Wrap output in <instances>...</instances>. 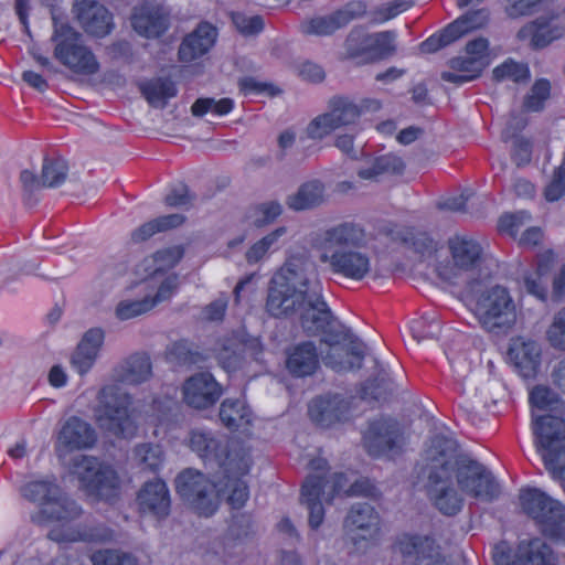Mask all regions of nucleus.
Segmentation results:
<instances>
[{
	"label": "nucleus",
	"mask_w": 565,
	"mask_h": 565,
	"mask_svg": "<svg viewBox=\"0 0 565 565\" xmlns=\"http://www.w3.org/2000/svg\"><path fill=\"white\" fill-rule=\"evenodd\" d=\"M105 331L102 328H90L82 335L71 354L70 363L77 374H87L96 363L104 345Z\"/></svg>",
	"instance_id": "obj_22"
},
{
	"label": "nucleus",
	"mask_w": 565,
	"mask_h": 565,
	"mask_svg": "<svg viewBox=\"0 0 565 565\" xmlns=\"http://www.w3.org/2000/svg\"><path fill=\"white\" fill-rule=\"evenodd\" d=\"M381 519L367 503H355L344 519L343 527L348 540L358 548H366L380 535Z\"/></svg>",
	"instance_id": "obj_17"
},
{
	"label": "nucleus",
	"mask_w": 565,
	"mask_h": 565,
	"mask_svg": "<svg viewBox=\"0 0 565 565\" xmlns=\"http://www.w3.org/2000/svg\"><path fill=\"white\" fill-rule=\"evenodd\" d=\"M565 34V23L558 17H541L524 25L518 36L521 40H529L534 47H544L552 41Z\"/></svg>",
	"instance_id": "obj_26"
},
{
	"label": "nucleus",
	"mask_w": 565,
	"mask_h": 565,
	"mask_svg": "<svg viewBox=\"0 0 565 565\" xmlns=\"http://www.w3.org/2000/svg\"><path fill=\"white\" fill-rule=\"evenodd\" d=\"M482 329L494 334L508 333L516 323L518 310L509 290L492 286L477 298L473 309Z\"/></svg>",
	"instance_id": "obj_7"
},
{
	"label": "nucleus",
	"mask_w": 565,
	"mask_h": 565,
	"mask_svg": "<svg viewBox=\"0 0 565 565\" xmlns=\"http://www.w3.org/2000/svg\"><path fill=\"white\" fill-rule=\"evenodd\" d=\"M457 36L454 32L448 33V25L439 33L429 36L427 40L420 43L419 50L422 53L428 54L438 51L439 49L449 45L457 41Z\"/></svg>",
	"instance_id": "obj_63"
},
{
	"label": "nucleus",
	"mask_w": 565,
	"mask_h": 565,
	"mask_svg": "<svg viewBox=\"0 0 565 565\" xmlns=\"http://www.w3.org/2000/svg\"><path fill=\"white\" fill-rule=\"evenodd\" d=\"M134 459L140 470L157 473L163 465L164 452L160 445L145 443L135 447Z\"/></svg>",
	"instance_id": "obj_44"
},
{
	"label": "nucleus",
	"mask_w": 565,
	"mask_h": 565,
	"mask_svg": "<svg viewBox=\"0 0 565 565\" xmlns=\"http://www.w3.org/2000/svg\"><path fill=\"white\" fill-rule=\"evenodd\" d=\"M234 107V103L231 98H221L215 100L214 98H199L194 102L191 107L193 116L202 117L207 113L223 116L228 114Z\"/></svg>",
	"instance_id": "obj_51"
},
{
	"label": "nucleus",
	"mask_w": 565,
	"mask_h": 565,
	"mask_svg": "<svg viewBox=\"0 0 565 565\" xmlns=\"http://www.w3.org/2000/svg\"><path fill=\"white\" fill-rule=\"evenodd\" d=\"M139 511L157 519H164L170 513V493L164 481L156 479L146 482L137 494Z\"/></svg>",
	"instance_id": "obj_23"
},
{
	"label": "nucleus",
	"mask_w": 565,
	"mask_h": 565,
	"mask_svg": "<svg viewBox=\"0 0 565 565\" xmlns=\"http://www.w3.org/2000/svg\"><path fill=\"white\" fill-rule=\"evenodd\" d=\"M367 7L361 0L348 2L344 7L337 10V14L343 25H348L351 21L362 18L366 13Z\"/></svg>",
	"instance_id": "obj_64"
},
{
	"label": "nucleus",
	"mask_w": 565,
	"mask_h": 565,
	"mask_svg": "<svg viewBox=\"0 0 565 565\" xmlns=\"http://www.w3.org/2000/svg\"><path fill=\"white\" fill-rule=\"evenodd\" d=\"M177 492L199 514L212 515L217 507L218 482L210 481L203 473L186 469L175 480Z\"/></svg>",
	"instance_id": "obj_15"
},
{
	"label": "nucleus",
	"mask_w": 565,
	"mask_h": 565,
	"mask_svg": "<svg viewBox=\"0 0 565 565\" xmlns=\"http://www.w3.org/2000/svg\"><path fill=\"white\" fill-rule=\"evenodd\" d=\"M72 473L77 477L83 488L104 500L116 495L119 479L116 471L102 465L96 458L77 456L73 459Z\"/></svg>",
	"instance_id": "obj_16"
},
{
	"label": "nucleus",
	"mask_w": 565,
	"mask_h": 565,
	"mask_svg": "<svg viewBox=\"0 0 565 565\" xmlns=\"http://www.w3.org/2000/svg\"><path fill=\"white\" fill-rule=\"evenodd\" d=\"M131 23L146 38L160 36L168 28V14L159 6L145 3L135 9Z\"/></svg>",
	"instance_id": "obj_29"
},
{
	"label": "nucleus",
	"mask_w": 565,
	"mask_h": 565,
	"mask_svg": "<svg viewBox=\"0 0 565 565\" xmlns=\"http://www.w3.org/2000/svg\"><path fill=\"white\" fill-rule=\"evenodd\" d=\"M182 393L189 406L204 409L217 402L222 388L210 373H198L184 382Z\"/></svg>",
	"instance_id": "obj_21"
},
{
	"label": "nucleus",
	"mask_w": 565,
	"mask_h": 565,
	"mask_svg": "<svg viewBox=\"0 0 565 565\" xmlns=\"http://www.w3.org/2000/svg\"><path fill=\"white\" fill-rule=\"evenodd\" d=\"M222 470V478L218 480L217 498L224 497L233 509H241L246 503L249 491L246 482L242 479L246 473Z\"/></svg>",
	"instance_id": "obj_33"
},
{
	"label": "nucleus",
	"mask_w": 565,
	"mask_h": 565,
	"mask_svg": "<svg viewBox=\"0 0 565 565\" xmlns=\"http://www.w3.org/2000/svg\"><path fill=\"white\" fill-rule=\"evenodd\" d=\"M97 399V420L103 428L124 438L136 434L137 425L130 411L132 398L128 393L117 385H105L98 392Z\"/></svg>",
	"instance_id": "obj_9"
},
{
	"label": "nucleus",
	"mask_w": 565,
	"mask_h": 565,
	"mask_svg": "<svg viewBox=\"0 0 565 565\" xmlns=\"http://www.w3.org/2000/svg\"><path fill=\"white\" fill-rule=\"evenodd\" d=\"M488 22L489 11L487 9L469 11L448 24V33L454 32L457 39H460L469 32L486 26Z\"/></svg>",
	"instance_id": "obj_47"
},
{
	"label": "nucleus",
	"mask_w": 565,
	"mask_h": 565,
	"mask_svg": "<svg viewBox=\"0 0 565 565\" xmlns=\"http://www.w3.org/2000/svg\"><path fill=\"white\" fill-rule=\"evenodd\" d=\"M96 443L94 428L78 417H70L62 425L55 441V452L58 458H65L76 450L92 448Z\"/></svg>",
	"instance_id": "obj_19"
},
{
	"label": "nucleus",
	"mask_w": 565,
	"mask_h": 565,
	"mask_svg": "<svg viewBox=\"0 0 565 565\" xmlns=\"http://www.w3.org/2000/svg\"><path fill=\"white\" fill-rule=\"evenodd\" d=\"M324 184L320 180H309L287 196L286 204L292 211L310 210L324 202Z\"/></svg>",
	"instance_id": "obj_34"
},
{
	"label": "nucleus",
	"mask_w": 565,
	"mask_h": 565,
	"mask_svg": "<svg viewBox=\"0 0 565 565\" xmlns=\"http://www.w3.org/2000/svg\"><path fill=\"white\" fill-rule=\"evenodd\" d=\"M119 381L138 385L147 382L152 376V363L148 354L134 353L125 359L116 369Z\"/></svg>",
	"instance_id": "obj_32"
},
{
	"label": "nucleus",
	"mask_w": 565,
	"mask_h": 565,
	"mask_svg": "<svg viewBox=\"0 0 565 565\" xmlns=\"http://www.w3.org/2000/svg\"><path fill=\"white\" fill-rule=\"evenodd\" d=\"M140 90L151 106L160 108H163L168 99L177 94L174 83L168 78H154L142 83Z\"/></svg>",
	"instance_id": "obj_43"
},
{
	"label": "nucleus",
	"mask_w": 565,
	"mask_h": 565,
	"mask_svg": "<svg viewBox=\"0 0 565 565\" xmlns=\"http://www.w3.org/2000/svg\"><path fill=\"white\" fill-rule=\"evenodd\" d=\"M520 559L523 565H558L554 551L541 539L521 545Z\"/></svg>",
	"instance_id": "obj_40"
},
{
	"label": "nucleus",
	"mask_w": 565,
	"mask_h": 565,
	"mask_svg": "<svg viewBox=\"0 0 565 565\" xmlns=\"http://www.w3.org/2000/svg\"><path fill=\"white\" fill-rule=\"evenodd\" d=\"M244 345L238 342H231L228 345H224L218 354V361L223 369L231 372L238 369L243 361Z\"/></svg>",
	"instance_id": "obj_60"
},
{
	"label": "nucleus",
	"mask_w": 565,
	"mask_h": 565,
	"mask_svg": "<svg viewBox=\"0 0 565 565\" xmlns=\"http://www.w3.org/2000/svg\"><path fill=\"white\" fill-rule=\"evenodd\" d=\"M531 404L541 411L558 412L563 403L558 395L546 386H535L530 394Z\"/></svg>",
	"instance_id": "obj_55"
},
{
	"label": "nucleus",
	"mask_w": 565,
	"mask_h": 565,
	"mask_svg": "<svg viewBox=\"0 0 565 565\" xmlns=\"http://www.w3.org/2000/svg\"><path fill=\"white\" fill-rule=\"evenodd\" d=\"M190 448L203 460L217 465L222 470L248 473L250 460L243 451H228L224 440L214 436L211 431L194 429L189 437Z\"/></svg>",
	"instance_id": "obj_13"
},
{
	"label": "nucleus",
	"mask_w": 565,
	"mask_h": 565,
	"mask_svg": "<svg viewBox=\"0 0 565 565\" xmlns=\"http://www.w3.org/2000/svg\"><path fill=\"white\" fill-rule=\"evenodd\" d=\"M68 164L62 158H45L42 164L41 178H38L32 171L23 170L20 173L24 198L28 203H33L34 194L43 188L60 186L67 178Z\"/></svg>",
	"instance_id": "obj_18"
},
{
	"label": "nucleus",
	"mask_w": 565,
	"mask_h": 565,
	"mask_svg": "<svg viewBox=\"0 0 565 565\" xmlns=\"http://www.w3.org/2000/svg\"><path fill=\"white\" fill-rule=\"evenodd\" d=\"M339 129L328 111L315 117L307 126L306 134L310 139L321 140Z\"/></svg>",
	"instance_id": "obj_58"
},
{
	"label": "nucleus",
	"mask_w": 565,
	"mask_h": 565,
	"mask_svg": "<svg viewBox=\"0 0 565 565\" xmlns=\"http://www.w3.org/2000/svg\"><path fill=\"white\" fill-rule=\"evenodd\" d=\"M348 411L349 403L338 394L317 397L309 405L310 418L321 427H330L341 422L347 417Z\"/></svg>",
	"instance_id": "obj_27"
},
{
	"label": "nucleus",
	"mask_w": 565,
	"mask_h": 565,
	"mask_svg": "<svg viewBox=\"0 0 565 565\" xmlns=\"http://www.w3.org/2000/svg\"><path fill=\"white\" fill-rule=\"evenodd\" d=\"M82 513V508L60 489L56 498L47 501L44 508L32 514L31 520L39 525L57 523L47 533V537L55 542H102L111 537L110 533L103 527L73 525L72 522L77 520Z\"/></svg>",
	"instance_id": "obj_5"
},
{
	"label": "nucleus",
	"mask_w": 565,
	"mask_h": 565,
	"mask_svg": "<svg viewBox=\"0 0 565 565\" xmlns=\"http://www.w3.org/2000/svg\"><path fill=\"white\" fill-rule=\"evenodd\" d=\"M317 473L310 475L305 480L300 503L309 511V525L311 529H318L324 519V503H330L337 494L344 492L348 495H371L373 486L366 479L355 481L349 489H345L348 482L343 473L324 475L327 461L318 458L310 462Z\"/></svg>",
	"instance_id": "obj_4"
},
{
	"label": "nucleus",
	"mask_w": 565,
	"mask_h": 565,
	"mask_svg": "<svg viewBox=\"0 0 565 565\" xmlns=\"http://www.w3.org/2000/svg\"><path fill=\"white\" fill-rule=\"evenodd\" d=\"M450 259L438 264L436 271L446 281L468 280L483 262V248L478 241L467 235H455L448 239Z\"/></svg>",
	"instance_id": "obj_12"
},
{
	"label": "nucleus",
	"mask_w": 565,
	"mask_h": 565,
	"mask_svg": "<svg viewBox=\"0 0 565 565\" xmlns=\"http://www.w3.org/2000/svg\"><path fill=\"white\" fill-rule=\"evenodd\" d=\"M22 495L29 501L39 503L41 509L60 493V487L51 480H36L21 489Z\"/></svg>",
	"instance_id": "obj_48"
},
{
	"label": "nucleus",
	"mask_w": 565,
	"mask_h": 565,
	"mask_svg": "<svg viewBox=\"0 0 565 565\" xmlns=\"http://www.w3.org/2000/svg\"><path fill=\"white\" fill-rule=\"evenodd\" d=\"M286 366L294 376L312 375L319 367V354L316 345L307 341L292 347L287 354Z\"/></svg>",
	"instance_id": "obj_31"
},
{
	"label": "nucleus",
	"mask_w": 565,
	"mask_h": 565,
	"mask_svg": "<svg viewBox=\"0 0 565 565\" xmlns=\"http://www.w3.org/2000/svg\"><path fill=\"white\" fill-rule=\"evenodd\" d=\"M422 473L431 504L444 515L452 516L463 507L458 489L477 500L491 502L500 494L492 473L479 461L459 451L455 439L433 437L424 451Z\"/></svg>",
	"instance_id": "obj_1"
},
{
	"label": "nucleus",
	"mask_w": 565,
	"mask_h": 565,
	"mask_svg": "<svg viewBox=\"0 0 565 565\" xmlns=\"http://www.w3.org/2000/svg\"><path fill=\"white\" fill-rule=\"evenodd\" d=\"M520 503L544 535L565 542V508L561 502L536 488H529L521 490Z\"/></svg>",
	"instance_id": "obj_10"
},
{
	"label": "nucleus",
	"mask_w": 565,
	"mask_h": 565,
	"mask_svg": "<svg viewBox=\"0 0 565 565\" xmlns=\"http://www.w3.org/2000/svg\"><path fill=\"white\" fill-rule=\"evenodd\" d=\"M154 306L156 301H152L151 297L139 300H121L116 306L115 316L117 319L125 321L148 312Z\"/></svg>",
	"instance_id": "obj_50"
},
{
	"label": "nucleus",
	"mask_w": 565,
	"mask_h": 565,
	"mask_svg": "<svg viewBox=\"0 0 565 565\" xmlns=\"http://www.w3.org/2000/svg\"><path fill=\"white\" fill-rule=\"evenodd\" d=\"M184 249L180 245L170 246L156 252L150 262H152V274L164 271L174 267L183 257ZM149 262V259L147 260Z\"/></svg>",
	"instance_id": "obj_52"
},
{
	"label": "nucleus",
	"mask_w": 565,
	"mask_h": 565,
	"mask_svg": "<svg viewBox=\"0 0 565 565\" xmlns=\"http://www.w3.org/2000/svg\"><path fill=\"white\" fill-rule=\"evenodd\" d=\"M287 233V227L279 226L255 242L245 253L247 264L255 265L264 262L279 248V239Z\"/></svg>",
	"instance_id": "obj_41"
},
{
	"label": "nucleus",
	"mask_w": 565,
	"mask_h": 565,
	"mask_svg": "<svg viewBox=\"0 0 565 565\" xmlns=\"http://www.w3.org/2000/svg\"><path fill=\"white\" fill-rule=\"evenodd\" d=\"M232 21L243 35H254L264 29V21L259 15H247L242 12L232 14Z\"/></svg>",
	"instance_id": "obj_61"
},
{
	"label": "nucleus",
	"mask_w": 565,
	"mask_h": 565,
	"mask_svg": "<svg viewBox=\"0 0 565 565\" xmlns=\"http://www.w3.org/2000/svg\"><path fill=\"white\" fill-rule=\"evenodd\" d=\"M90 561L93 565H138L137 557L122 550L96 551Z\"/></svg>",
	"instance_id": "obj_53"
},
{
	"label": "nucleus",
	"mask_w": 565,
	"mask_h": 565,
	"mask_svg": "<svg viewBox=\"0 0 565 565\" xmlns=\"http://www.w3.org/2000/svg\"><path fill=\"white\" fill-rule=\"evenodd\" d=\"M366 232L360 225L344 222L326 228L317 238L320 260L332 274L361 281L372 273V253Z\"/></svg>",
	"instance_id": "obj_2"
},
{
	"label": "nucleus",
	"mask_w": 565,
	"mask_h": 565,
	"mask_svg": "<svg viewBox=\"0 0 565 565\" xmlns=\"http://www.w3.org/2000/svg\"><path fill=\"white\" fill-rule=\"evenodd\" d=\"M449 71L441 73V78L454 84L471 82L486 68L480 57L458 56L449 61Z\"/></svg>",
	"instance_id": "obj_35"
},
{
	"label": "nucleus",
	"mask_w": 565,
	"mask_h": 565,
	"mask_svg": "<svg viewBox=\"0 0 565 565\" xmlns=\"http://www.w3.org/2000/svg\"><path fill=\"white\" fill-rule=\"evenodd\" d=\"M405 168L403 160L392 153L374 158L358 171V177L366 181H379L385 174L402 173Z\"/></svg>",
	"instance_id": "obj_38"
},
{
	"label": "nucleus",
	"mask_w": 565,
	"mask_h": 565,
	"mask_svg": "<svg viewBox=\"0 0 565 565\" xmlns=\"http://www.w3.org/2000/svg\"><path fill=\"white\" fill-rule=\"evenodd\" d=\"M492 74L495 81L510 79L514 83L526 82L530 77L527 65L514 62L512 60H508L501 65L497 66Z\"/></svg>",
	"instance_id": "obj_54"
},
{
	"label": "nucleus",
	"mask_w": 565,
	"mask_h": 565,
	"mask_svg": "<svg viewBox=\"0 0 565 565\" xmlns=\"http://www.w3.org/2000/svg\"><path fill=\"white\" fill-rule=\"evenodd\" d=\"M323 334L322 342L328 347L322 356L327 366L337 372L360 369L365 355V345L349 329L338 324L335 318Z\"/></svg>",
	"instance_id": "obj_8"
},
{
	"label": "nucleus",
	"mask_w": 565,
	"mask_h": 565,
	"mask_svg": "<svg viewBox=\"0 0 565 565\" xmlns=\"http://www.w3.org/2000/svg\"><path fill=\"white\" fill-rule=\"evenodd\" d=\"M252 411L242 399L227 398L221 404L220 419L231 430L245 433L252 423Z\"/></svg>",
	"instance_id": "obj_36"
},
{
	"label": "nucleus",
	"mask_w": 565,
	"mask_h": 565,
	"mask_svg": "<svg viewBox=\"0 0 565 565\" xmlns=\"http://www.w3.org/2000/svg\"><path fill=\"white\" fill-rule=\"evenodd\" d=\"M74 11L87 33L102 38L110 32L111 14L103 4L94 0H78L74 4Z\"/></svg>",
	"instance_id": "obj_24"
},
{
	"label": "nucleus",
	"mask_w": 565,
	"mask_h": 565,
	"mask_svg": "<svg viewBox=\"0 0 565 565\" xmlns=\"http://www.w3.org/2000/svg\"><path fill=\"white\" fill-rule=\"evenodd\" d=\"M508 355L523 377H533L536 374L541 349L535 341L524 338L512 340Z\"/></svg>",
	"instance_id": "obj_28"
},
{
	"label": "nucleus",
	"mask_w": 565,
	"mask_h": 565,
	"mask_svg": "<svg viewBox=\"0 0 565 565\" xmlns=\"http://www.w3.org/2000/svg\"><path fill=\"white\" fill-rule=\"evenodd\" d=\"M342 28L343 25L335 11L327 15L313 17L300 24L303 34L316 36H329Z\"/></svg>",
	"instance_id": "obj_46"
},
{
	"label": "nucleus",
	"mask_w": 565,
	"mask_h": 565,
	"mask_svg": "<svg viewBox=\"0 0 565 565\" xmlns=\"http://www.w3.org/2000/svg\"><path fill=\"white\" fill-rule=\"evenodd\" d=\"M327 111L338 128L355 125L360 119L358 102L344 95L331 97L328 102Z\"/></svg>",
	"instance_id": "obj_39"
},
{
	"label": "nucleus",
	"mask_w": 565,
	"mask_h": 565,
	"mask_svg": "<svg viewBox=\"0 0 565 565\" xmlns=\"http://www.w3.org/2000/svg\"><path fill=\"white\" fill-rule=\"evenodd\" d=\"M52 41L55 43L54 56L64 66L84 75L98 72L99 63L95 55L82 43L81 34L68 24L60 23L54 19Z\"/></svg>",
	"instance_id": "obj_11"
},
{
	"label": "nucleus",
	"mask_w": 565,
	"mask_h": 565,
	"mask_svg": "<svg viewBox=\"0 0 565 565\" xmlns=\"http://www.w3.org/2000/svg\"><path fill=\"white\" fill-rule=\"evenodd\" d=\"M395 40L394 31L369 33V63L393 55L396 51Z\"/></svg>",
	"instance_id": "obj_45"
},
{
	"label": "nucleus",
	"mask_w": 565,
	"mask_h": 565,
	"mask_svg": "<svg viewBox=\"0 0 565 565\" xmlns=\"http://www.w3.org/2000/svg\"><path fill=\"white\" fill-rule=\"evenodd\" d=\"M363 440L370 455L381 456L398 448L403 443V435L397 422L381 418L370 424Z\"/></svg>",
	"instance_id": "obj_20"
},
{
	"label": "nucleus",
	"mask_w": 565,
	"mask_h": 565,
	"mask_svg": "<svg viewBox=\"0 0 565 565\" xmlns=\"http://www.w3.org/2000/svg\"><path fill=\"white\" fill-rule=\"evenodd\" d=\"M369 33L362 28H353L344 41V54L347 58H361L369 63Z\"/></svg>",
	"instance_id": "obj_49"
},
{
	"label": "nucleus",
	"mask_w": 565,
	"mask_h": 565,
	"mask_svg": "<svg viewBox=\"0 0 565 565\" xmlns=\"http://www.w3.org/2000/svg\"><path fill=\"white\" fill-rule=\"evenodd\" d=\"M531 221V215L526 211L504 214L500 217L498 227L501 232L514 236L519 228Z\"/></svg>",
	"instance_id": "obj_62"
},
{
	"label": "nucleus",
	"mask_w": 565,
	"mask_h": 565,
	"mask_svg": "<svg viewBox=\"0 0 565 565\" xmlns=\"http://www.w3.org/2000/svg\"><path fill=\"white\" fill-rule=\"evenodd\" d=\"M546 339L554 349L565 351V307L554 315Z\"/></svg>",
	"instance_id": "obj_59"
},
{
	"label": "nucleus",
	"mask_w": 565,
	"mask_h": 565,
	"mask_svg": "<svg viewBox=\"0 0 565 565\" xmlns=\"http://www.w3.org/2000/svg\"><path fill=\"white\" fill-rule=\"evenodd\" d=\"M405 168L403 160L392 153L374 158L358 171V177L366 181H379L385 174L402 173Z\"/></svg>",
	"instance_id": "obj_37"
},
{
	"label": "nucleus",
	"mask_w": 565,
	"mask_h": 565,
	"mask_svg": "<svg viewBox=\"0 0 565 565\" xmlns=\"http://www.w3.org/2000/svg\"><path fill=\"white\" fill-rule=\"evenodd\" d=\"M551 95V84L547 79H537L525 96L523 107L527 111H540Z\"/></svg>",
	"instance_id": "obj_56"
},
{
	"label": "nucleus",
	"mask_w": 565,
	"mask_h": 565,
	"mask_svg": "<svg viewBox=\"0 0 565 565\" xmlns=\"http://www.w3.org/2000/svg\"><path fill=\"white\" fill-rule=\"evenodd\" d=\"M534 445L553 479L565 482V419L556 415L535 416Z\"/></svg>",
	"instance_id": "obj_6"
},
{
	"label": "nucleus",
	"mask_w": 565,
	"mask_h": 565,
	"mask_svg": "<svg viewBox=\"0 0 565 565\" xmlns=\"http://www.w3.org/2000/svg\"><path fill=\"white\" fill-rule=\"evenodd\" d=\"M216 29L210 23H201L190 33L179 47V57L182 62H192L204 55L216 40Z\"/></svg>",
	"instance_id": "obj_30"
},
{
	"label": "nucleus",
	"mask_w": 565,
	"mask_h": 565,
	"mask_svg": "<svg viewBox=\"0 0 565 565\" xmlns=\"http://www.w3.org/2000/svg\"><path fill=\"white\" fill-rule=\"evenodd\" d=\"M282 213L280 202L270 200L257 204L252 212L253 223L257 227L271 224Z\"/></svg>",
	"instance_id": "obj_57"
},
{
	"label": "nucleus",
	"mask_w": 565,
	"mask_h": 565,
	"mask_svg": "<svg viewBox=\"0 0 565 565\" xmlns=\"http://www.w3.org/2000/svg\"><path fill=\"white\" fill-rule=\"evenodd\" d=\"M266 312L274 318L299 317L303 331L318 335L333 321V315L326 300H318L305 291L270 279L265 302Z\"/></svg>",
	"instance_id": "obj_3"
},
{
	"label": "nucleus",
	"mask_w": 565,
	"mask_h": 565,
	"mask_svg": "<svg viewBox=\"0 0 565 565\" xmlns=\"http://www.w3.org/2000/svg\"><path fill=\"white\" fill-rule=\"evenodd\" d=\"M273 278L305 291L316 301L324 300L317 264L307 252L291 254Z\"/></svg>",
	"instance_id": "obj_14"
},
{
	"label": "nucleus",
	"mask_w": 565,
	"mask_h": 565,
	"mask_svg": "<svg viewBox=\"0 0 565 565\" xmlns=\"http://www.w3.org/2000/svg\"><path fill=\"white\" fill-rule=\"evenodd\" d=\"M405 565H422L430 562L440 552L434 540L427 536L403 535L396 544Z\"/></svg>",
	"instance_id": "obj_25"
},
{
	"label": "nucleus",
	"mask_w": 565,
	"mask_h": 565,
	"mask_svg": "<svg viewBox=\"0 0 565 565\" xmlns=\"http://www.w3.org/2000/svg\"><path fill=\"white\" fill-rule=\"evenodd\" d=\"M184 216L182 214H169L157 217L149 222L143 223L131 233V241L134 243H142L154 234L175 228L183 224Z\"/></svg>",
	"instance_id": "obj_42"
}]
</instances>
